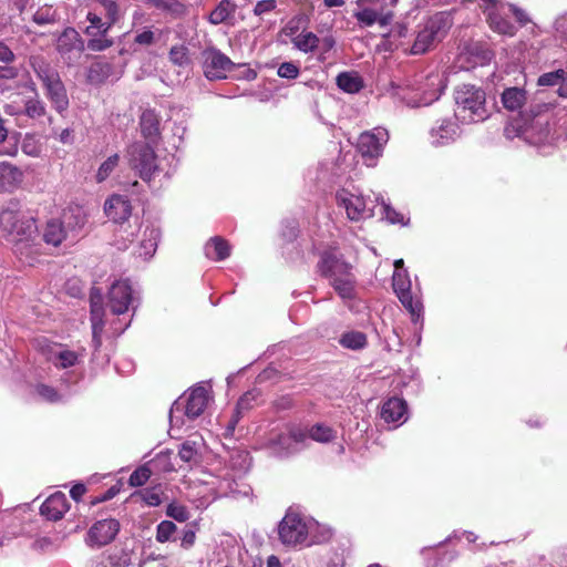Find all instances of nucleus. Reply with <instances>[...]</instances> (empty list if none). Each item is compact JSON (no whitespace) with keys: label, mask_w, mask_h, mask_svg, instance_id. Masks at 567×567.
I'll return each instance as SVG.
<instances>
[{"label":"nucleus","mask_w":567,"mask_h":567,"mask_svg":"<svg viewBox=\"0 0 567 567\" xmlns=\"http://www.w3.org/2000/svg\"><path fill=\"white\" fill-rule=\"evenodd\" d=\"M0 231L12 245V250L20 261L29 266L34 265L41 255L42 244L32 216L22 212L18 204L10 203L0 213Z\"/></svg>","instance_id":"1"},{"label":"nucleus","mask_w":567,"mask_h":567,"mask_svg":"<svg viewBox=\"0 0 567 567\" xmlns=\"http://www.w3.org/2000/svg\"><path fill=\"white\" fill-rule=\"evenodd\" d=\"M319 528V524L308 518L293 508H289L278 525V535L280 542L290 547L310 545L328 539L331 536L327 529L321 537L315 535V530Z\"/></svg>","instance_id":"2"},{"label":"nucleus","mask_w":567,"mask_h":567,"mask_svg":"<svg viewBox=\"0 0 567 567\" xmlns=\"http://www.w3.org/2000/svg\"><path fill=\"white\" fill-rule=\"evenodd\" d=\"M318 267L340 298L351 300L355 297L357 280L351 266L342 260L336 250L323 251Z\"/></svg>","instance_id":"3"},{"label":"nucleus","mask_w":567,"mask_h":567,"mask_svg":"<svg viewBox=\"0 0 567 567\" xmlns=\"http://www.w3.org/2000/svg\"><path fill=\"white\" fill-rule=\"evenodd\" d=\"M455 117L463 123L483 122L489 116L486 93L472 84H462L455 89Z\"/></svg>","instance_id":"4"},{"label":"nucleus","mask_w":567,"mask_h":567,"mask_svg":"<svg viewBox=\"0 0 567 567\" xmlns=\"http://www.w3.org/2000/svg\"><path fill=\"white\" fill-rule=\"evenodd\" d=\"M35 349L43 355L47 362L58 370L75 368L83 363L86 350L82 346L70 347L65 343L52 341L45 337L34 339Z\"/></svg>","instance_id":"5"},{"label":"nucleus","mask_w":567,"mask_h":567,"mask_svg":"<svg viewBox=\"0 0 567 567\" xmlns=\"http://www.w3.org/2000/svg\"><path fill=\"white\" fill-rule=\"evenodd\" d=\"M31 66L41 81L44 89V94L51 102L52 106L62 113L69 107V97L66 89L61 80V76L55 68L50 65L41 58H32Z\"/></svg>","instance_id":"6"},{"label":"nucleus","mask_w":567,"mask_h":567,"mask_svg":"<svg viewBox=\"0 0 567 567\" xmlns=\"http://www.w3.org/2000/svg\"><path fill=\"white\" fill-rule=\"evenodd\" d=\"M452 25L449 13L437 12L425 20L419 27V31L410 47L411 54H422L426 52L435 42L446 34Z\"/></svg>","instance_id":"7"},{"label":"nucleus","mask_w":567,"mask_h":567,"mask_svg":"<svg viewBox=\"0 0 567 567\" xmlns=\"http://www.w3.org/2000/svg\"><path fill=\"white\" fill-rule=\"evenodd\" d=\"M126 158L133 169L144 182H150L157 171V157L148 143L135 142L127 147Z\"/></svg>","instance_id":"8"},{"label":"nucleus","mask_w":567,"mask_h":567,"mask_svg":"<svg viewBox=\"0 0 567 567\" xmlns=\"http://www.w3.org/2000/svg\"><path fill=\"white\" fill-rule=\"evenodd\" d=\"M140 305V293L128 280L114 281L107 292V307L113 315L120 316L135 311Z\"/></svg>","instance_id":"9"},{"label":"nucleus","mask_w":567,"mask_h":567,"mask_svg":"<svg viewBox=\"0 0 567 567\" xmlns=\"http://www.w3.org/2000/svg\"><path fill=\"white\" fill-rule=\"evenodd\" d=\"M389 142V132L383 127H374L360 134L357 150L367 166L373 167L382 156L384 146Z\"/></svg>","instance_id":"10"},{"label":"nucleus","mask_w":567,"mask_h":567,"mask_svg":"<svg viewBox=\"0 0 567 567\" xmlns=\"http://www.w3.org/2000/svg\"><path fill=\"white\" fill-rule=\"evenodd\" d=\"M337 202L339 206L346 209L348 218L353 221L372 217L377 207L375 200L348 189H341L337 193Z\"/></svg>","instance_id":"11"},{"label":"nucleus","mask_w":567,"mask_h":567,"mask_svg":"<svg viewBox=\"0 0 567 567\" xmlns=\"http://www.w3.org/2000/svg\"><path fill=\"white\" fill-rule=\"evenodd\" d=\"M357 6L353 17L365 27L374 23L385 27L393 18V13L386 10V0H358Z\"/></svg>","instance_id":"12"},{"label":"nucleus","mask_w":567,"mask_h":567,"mask_svg":"<svg viewBox=\"0 0 567 567\" xmlns=\"http://www.w3.org/2000/svg\"><path fill=\"white\" fill-rule=\"evenodd\" d=\"M444 87L445 84L442 75L439 73L430 74L424 82L412 91L411 96H403V100H405L409 106H426L440 97Z\"/></svg>","instance_id":"13"},{"label":"nucleus","mask_w":567,"mask_h":567,"mask_svg":"<svg viewBox=\"0 0 567 567\" xmlns=\"http://www.w3.org/2000/svg\"><path fill=\"white\" fill-rule=\"evenodd\" d=\"M393 289L404 308L411 313L412 320L417 322L422 315V303L411 293V280L406 270H394Z\"/></svg>","instance_id":"14"},{"label":"nucleus","mask_w":567,"mask_h":567,"mask_svg":"<svg viewBox=\"0 0 567 567\" xmlns=\"http://www.w3.org/2000/svg\"><path fill=\"white\" fill-rule=\"evenodd\" d=\"M307 441V431L300 425H290L285 432L271 440L274 451L279 456H287L296 453Z\"/></svg>","instance_id":"15"},{"label":"nucleus","mask_w":567,"mask_h":567,"mask_svg":"<svg viewBox=\"0 0 567 567\" xmlns=\"http://www.w3.org/2000/svg\"><path fill=\"white\" fill-rule=\"evenodd\" d=\"M56 50L68 65L78 63L84 51V41L73 28H66L56 41Z\"/></svg>","instance_id":"16"},{"label":"nucleus","mask_w":567,"mask_h":567,"mask_svg":"<svg viewBox=\"0 0 567 567\" xmlns=\"http://www.w3.org/2000/svg\"><path fill=\"white\" fill-rule=\"evenodd\" d=\"M185 415L188 419L198 417L207 408L210 395V385L200 382L190 388L185 394Z\"/></svg>","instance_id":"17"},{"label":"nucleus","mask_w":567,"mask_h":567,"mask_svg":"<svg viewBox=\"0 0 567 567\" xmlns=\"http://www.w3.org/2000/svg\"><path fill=\"white\" fill-rule=\"evenodd\" d=\"M92 342L95 350L102 344V332L105 326V309L103 306V295L100 289L92 288L90 293Z\"/></svg>","instance_id":"18"},{"label":"nucleus","mask_w":567,"mask_h":567,"mask_svg":"<svg viewBox=\"0 0 567 567\" xmlns=\"http://www.w3.org/2000/svg\"><path fill=\"white\" fill-rule=\"evenodd\" d=\"M233 66L231 60L220 51L212 49L204 52L203 69L207 79H225Z\"/></svg>","instance_id":"19"},{"label":"nucleus","mask_w":567,"mask_h":567,"mask_svg":"<svg viewBox=\"0 0 567 567\" xmlns=\"http://www.w3.org/2000/svg\"><path fill=\"white\" fill-rule=\"evenodd\" d=\"M120 530V523L109 518L96 522L87 532L86 543L90 546H104L111 543Z\"/></svg>","instance_id":"20"},{"label":"nucleus","mask_w":567,"mask_h":567,"mask_svg":"<svg viewBox=\"0 0 567 567\" xmlns=\"http://www.w3.org/2000/svg\"><path fill=\"white\" fill-rule=\"evenodd\" d=\"M460 135L458 125L451 118L439 121L429 132L430 143L435 147L449 145Z\"/></svg>","instance_id":"21"},{"label":"nucleus","mask_w":567,"mask_h":567,"mask_svg":"<svg viewBox=\"0 0 567 567\" xmlns=\"http://www.w3.org/2000/svg\"><path fill=\"white\" fill-rule=\"evenodd\" d=\"M123 74V65L116 68L113 62L99 59L87 68L86 80L93 85H101L110 78L118 79Z\"/></svg>","instance_id":"22"},{"label":"nucleus","mask_w":567,"mask_h":567,"mask_svg":"<svg viewBox=\"0 0 567 567\" xmlns=\"http://www.w3.org/2000/svg\"><path fill=\"white\" fill-rule=\"evenodd\" d=\"M104 212L111 220L122 224L132 214L131 202L124 195L114 194L105 200Z\"/></svg>","instance_id":"23"},{"label":"nucleus","mask_w":567,"mask_h":567,"mask_svg":"<svg viewBox=\"0 0 567 567\" xmlns=\"http://www.w3.org/2000/svg\"><path fill=\"white\" fill-rule=\"evenodd\" d=\"M69 508L68 498L64 493L55 492L49 496L40 507L41 515L49 520H59Z\"/></svg>","instance_id":"24"},{"label":"nucleus","mask_w":567,"mask_h":567,"mask_svg":"<svg viewBox=\"0 0 567 567\" xmlns=\"http://www.w3.org/2000/svg\"><path fill=\"white\" fill-rule=\"evenodd\" d=\"M406 402L403 399L393 396L386 400L381 408V417L386 423H403L406 421Z\"/></svg>","instance_id":"25"},{"label":"nucleus","mask_w":567,"mask_h":567,"mask_svg":"<svg viewBox=\"0 0 567 567\" xmlns=\"http://www.w3.org/2000/svg\"><path fill=\"white\" fill-rule=\"evenodd\" d=\"M203 439L195 434L185 441L179 449V460L189 464V467L202 462Z\"/></svg>","instance_id":"26"},{"label":"nucleus","mask_w":567,"mask_h":567,"mask_svg":"<svg viewBox=\"0 0 567 567\" xmlns=\"http://www.w3.org/2000/svg\"><path fill=\"white\" fill-rule=\"evenodd\" d=\"M109 31L96 30L94 27H86V47L94 52L105 51L113 45V40L107 37Z\"/></svg>","instance_id":"27"},{"label":"nucleus","mask_w":567,"mask_h":567,"mask_svg":"<svg viewBox=\"0 0 567 567\" xmlns=\"http://www.w3.org/2000/svg\"><path fill=\"white\" fill-rule=\"evenodd\" d=\"M22 172L8 162H0V193L14 187L21 182Z\"/></svg>","instance_id":"28"},{"label":"nucleus","mask_w":567,"mask_h":567,"mask_svg":"<svg viewBox=\"0 0 567 567\" xmlns=\"http://www.w3.org/2000/svg\"><path fill=\"white\" fill-rule=\"evenodd\" d=\"M141 133L150 142H155L159 134V120L152 110H145L140 120Z\"/></svg>","instance_id":"29"},{"label":"nucleus","mask_w":567,"mask_h":567,"mask_svg":"<svg viewBox=\"0 0 567 567\" xmlns=\"http://www.w3.org/2000/svg\"><path fill=\"white\" fill-rule=\"evenodd\" d=\"M205 255L212 260H224L230 255V246L224 238L216 236L205 245Z\"/></svg>","instance_id":"30"},{"label":"nucleus","mask_w":567,"mask_h":567,"mask_svg":"<svg viewBox=\"0 0 567 567\" xmlns=\"http://www.w3.org/2000/svg\"><path fill=\"white\" fill-rule=\"evenodd\" d=\"M503 106L511 111H518L526 102V92L519 87H507L501 96Z\"/></svg>","instance_id":"31"},{"label":"nucleus","mask_w":567,"mask_h":567,"mask_svg":"<svg viewBox=\"0 0 567 567\" xmlns=\"http://www.w3.org/2000/svg\"><path fill=\"white\" fill-rule=\"evenodd\" d=\"M237 6L231 0H221L217 7L209 14V22L212 24H220L231 19L236 12Z\"/></svg>","instance_id":"32"},{"label":"nucleus","mask_w":567,"mask_h":567,"mask_svg":"<svg viewBox=\"0 0 567 567\" xmlns=\"http://www.w3.org/2000/svg\"><path fill=\"white\" fill-rule=\"evenodd\" d=\"M291 42L299 51L310 53L319 47L320 39L316 33L303 30L293 37Z\"/></svg>","instance_id":"33"},{"label":"nucleus","mask_w":567,"mask_h":567,"mask_svg":"<svg viewBox=\"0 0 567 567\" xmlns=\"http://www.w3.org/2000/svg\"><path fill=\"white\" fill-rule=\"evenodd\" d=\"M337 85L347 93H357L362 86V79L354 72H342L337 76Z\"/></svg>","instance_id":"34"},{"label":"nucleus","mask_w":567,"mask_h":567,"mask_svg":"<svg viewBox=\"0 0 567 567\" xmlns=\"http://www.w3.org/2000/svg\"><path fill=\"white\" fill-rule=\"evenodd\" d=\"M305 430L307 431V440L311 439L319 443H328L337 436V433L332 427L322 423L312 425L310 429L305 427Z\"/></svg>","instance_id":"35"},{"label":"nucleus","mask_w":567,"mask_h":567,"mask_svg":"<svg viewBox=\"0 0 567 567\" xmlns=\"http://www.w3.org/2000/svg\"><path fill=\"white\" fill-rule=\"evenodd\" d=\"M65 238V230L61 221L52 219L47 224L43 239L53 246L60 245Z\"/></svg>","instance_id":"36"},{"label":"nucleus","mask_w":567,"mask_h":567,"mask_svg":"<svg viewBox=\"0 0 567 567\" xmlns=\"http://www.w3.org/2000/svg\"><path fill=\"white\" fill-rule=\"evenodd\" d=\"M144 236L145 238L142 240L138 248V256L148 259L156 251L158 231L154 228L146 229Z\"/></svg>","instance_id":"37"},{"label":"nucleus","mask_w":567,"mask_h":567,"mask_svg":"<svg viewBox=\"0 0 567 567\" xmlns=\"http://www.w3.org/2000/svg\"><path fill=\"white\" fill-rule=\"evenodd\" d=\"M130 565L131 554L124 549H117L94 567H128Z\"/></svg>","instance_id":"38"},{"label":"nucleus","mask_w":567,"mask_h":567,"mask_svg":"<svg viewBox=\"0 0 567 567\" xmlns=\"http://www.w3.org/2000/svg\"><path fill=\"white\" fill-rule=\"evenodd\" d=\"M340 344L351 350H360L367 346V336L361 331H349L341 336Z\"/></svg>","instance_id":"39"},{"label":"nucleus","mask_w":567,"mask_h":567,"mask_svg":"<svg viewBox=\"0 0 567 567\" xmlns=\"http://www.w3.org/2000/svg\"><path fill=\"white\" fill-rule=\"evenodd\" d=\"M408 33V28L402 23H398L391 29L389 37L393 41H396V47H401L406 50L411 44V40Z\"/></svg>","instance_id":"40"},{"label":"nucleus","mask_w":567,"mask_h":567,"mask_svg":"<svg viewBox=\"0 0 567 567\" xmlns=\"http://www.w3.org/2000/svg\"><path fill=\"white\" fill-rule=\"evenodd\" d=\"M118 161L120 156L117 154H114L110 156L107 159H105L99 167V171L96 173V181L99 183L104 182L117 166Z\"/></svg>","instance_id":"41"},{"label":"nucleus","mask_w":567,"mask_h":567,"mask_svg":"<svg viewBox=\"0 0 567 567\" xmlns=\"http://www.w3.org/2000/svg\"><path fill=\"white\" fill-rule=\"evenodd\" d=\"M35 392L42 400L50 403L59 402L63 398L53 386L44 383H39L35 386Z\"/></svg>","instance_id":"42"},{"label":"nucleus","mask_w":567,"mask_h":567,"mask_svg":"<svg viewBox=\"0 0 567 567\" xmlns=\"http://www.w3.org/2000/svg\"><path fill=\"white\" fill-rule=\"evenodd\" d=\"M24 114L30 118H39L45 115V105L39 99H30L24 104Z\"/></svg>","instance_id":"43"},{"label":"nucleus","mask_w":567,"mask_h":567,"mask_svg":"<svg viewBox=\"0 0 567 567\" xmlns=\"http://www.w3.org/2000/svg\"><path fill=\"white\" fill-rule=\"evenodd\" d=\"M151 474L152 470L147 465H142L131 474L128 483L134 487L142 486L148 481Z\"/></svg>","instance_id":"44"},{"label":"nucleus","mask_w":567,"mask_h":567,"mask_svg":"<svg viewBox=\"0 0 567 567\" xmlns=\"http://www.w3.org/2000/svg\"><path fill=\"white\" fill-rule=\"evenodd\" d=\"M259 396L260 392L257 389L247 391L244 395L239 398L236 409L238 410V412H245L250 410Z\"/></svg>","instance_id":"45"},{"label":"nucleus","mask_w":567,"mask_h":567,"mask_svg":"<svg viewBox=\"0 0 567 567\" xmlns=\"http://www.w3.org/2000/svg\"><path fill=\"white\" fill-rule=\"evenodd\" d=\"M567 73L559 69L553 72L544 73L538 78V85L540 86H554L558 85Z\"/></svg>","instance_id":"46"},{"label":"nucleus","mask_w":567,"mask_h":567,"mask_svg":"<svg viewBox=\"0 0 567 567\" xmlns=\"http://www.w3.org/2000/svg\"><path fill=\"white\" fill-rule=\"evenodd\" d=\"M176 532V526L173 522L163 520L157 526L156 539L161 543L172 539Z\"/></svg>","instance_id":"47"},{"label":"nucleus","mask_w":567,"mask_h":567,"mask_svg":"<svg viewBox=\"0 0 567 567\" xmlns=\"http://www.w3.org/2000/svg\"><path fill=\"white\" fill-rule=\"evenodd\" d=\"M382 216L391 224L405 225L404 216L392 208L390 205L382 203L381 205Z\"/></svg>","instance_id":"48"},{"label":"nucleus","mask_w":567,"mask_h":567,"mask_svg":"<svg viewBox=\"0 0 567 567\" xmlns=\"http://www.w3.org/2000/svg\"><path fill=\"white\" fill-rule=\"evenodd\" d=\"M96 2L105 10L107 20L113 24L118 20V6L113 0H96Z\"/></svg>","instance_id":"49"},{"label":"nucleus","mask_w":567,"mask_h":567,"mask_svg":"<svg viewBox=\"0 0 567 567\" xmlns=\"http://www.w3.org/2000/svg\"><path fill=\"white\" fill-rule=\"evenodd\" d=\"M161 35L159 32L152 31L151 29H143L137 31L134 42L140 45H151Z\"/></svg>","instance_id":"50"},{"label":"nucleus","mask_w":567,"mask_h":567,"mask_svg":"<svg viewBox=\"0 0 567 567\" xmlns=\"http://www.w3.org/2000/svg\"><path fill=\"white\" fill-rule=\"evenodd\" d=\"M277 73L284 79H296L299 75V66L292 62H284L279 65Z\"/></svg>","instance_id":"51"},{"label":"nucleus","mask_w":567,"mask_h":567,"mask_svg":"<svg viewBox=\"0 0 567 567\" xmlns=\"http://www.w3.org/2000/svg\"><path fill=\"white\" fill-rule=\"evenodd\" d=\"M87 21L90 24L87 27H94L96 30L110 31L113 23L109 20L103 21L97 14L89 12Z\"/></svg>","instance_id":"52"},{"label":"nucleus","mask_w":567,"mask_h":567,"mask_svg":"<svg viewBox=\"0 0 567 567\" xmlns=\"http://www.w3.org/2000/svg\"><path fill=\"white\" fill-rule=\"evenodd\" d=\"M196 532H197L196 523H193V524L186 526V528L183 533V537H182V546L183 547L188 548L194 545Z\"/></svg>","instance_id":"53"},{"label":"nucleus","mask_w":567,"mask_h":567,"mask_svg":"<svg viewBox=\"0 0 567 567\" xmlns=\"http://www.w3.org/2000/svg\"><path fill=\"white\" fill-rule=\"evenodd\" d=\"M33 21L39 25H44L52 23L54 21V17L50 9H40L33 14Z\"/></svg>","instance_id":"54"},{"label":"nucleus","mask_w":567,"mask_h":567,"mask_svg":"<svg viewBox=\"0 0 567 567\" xmlns=\"http://www.w3.org/2000/svg\"><path fill=\"white\" fill-rule=\"evenodd\" d=\"M276 8V0H260L256 3L254 13L256 16H262L267 12L272 11Z\"/></svg>","instance_id":"55"},{"label":"nucleus","mask_w":567,"mask_h":567,"mask_svg":"<svg viewBox=\"0 0 567 567\" xmlns=\"http://www.w3.org/2000/svg\"><path fill=\"white\" fill-rule=\"evenodd\" d=\"M22 151L27 155L33 156V157L39 156V154H40L39 147L35 145L33 138H31V137H25L23 140Z\"/></svg>","instance_id":"56"},{"label":"nucleus","mask_w":567,"mask_h":567,"mask_svg":"<svg viewBox=\"0 0 567 567\" xmlns=\"http://www.w3.org/2000/svg\"><path fill=\"white\" fill-rule=\"evenodd\" d=\"M507 11L513 13L515 16L516 20L518 21V23L522 25H526L530 21L527 13L524 10H522L513 4L507 6Z\"/></svg>","instance_id":"57"},{"label":"nucleus","mask_w":567,"mask_h":567,"mask_svg":"<svg viewBox=\"0 0 567 567\" xmlns=\"http://www.w3.org/2000/svg\"><path fill=\"white\" fill-rule=\"evenodd\" d=\"M16 59L12 50L2 41H0V62L11 63Z\"/></svg>","instance_id":"58"},{"label":"nucleus","mask_w":567,"mask_h":567,"mask_svg":"<svg viewBox=\"0 0 567 567\" xmlns=\"http://www.w3.org/2000/svg\"><path fill=\"white\" fill-rule=\"evenodd\" d=\"M144 502L150 506H157L161 503V497L153 491L145 489L142 492Z\"/></svg>","instance_id":"59"},{"label":"nucleus","mask_w":567,"mask_h":567,"mask_svg":"<svg viewBox=\"0 0 567 567\" xmlns=\"http://www.w3.org/2000/svg\"><path fill=\"white\" fill-rule=\"evenodd\" d=\"M85 492H86V487H85V485H83V484H76V485H74V486L71 488V491H70V495H71V497H72L74 501L79 502V501L81 499V497L85 494Z\"/></svg>","instance_id":"60"},{"label":"nucleus","mask_w":567,"mask_h":567,"mask_svg":"<svg viewBox=\"0 0 567 567\" xmlns=\"http://www.w3.org/2000/svg\"><path fill=\"white\" fill-rule=\"evenodd\" d=\"M320 43H321L322 51L328 52L334 47L336 40L332 35L328 34V35H324L320 40Z\"/></svg>","instance_id":"61"},{"label":"nucleus","mask_w":567,"mask_h":567,"mask_svg":"<svg viewBox=\"0 0 567 567\" xmlns=\"http://www.w3.org/2000/svg\"><path fill=\"white\" fill-rule=\"evenodd\" d=\"M18 154V145L16 143L4 144L0 150V155L16 156Z\"/></svg>","instance_id":"62"},{"label":"nucleus","mask_w":567,"mask_h":567,"mask_svg":"<svg viewBox=\"0 0 567 567\" xmlns=\"http://www.w3.org/2000/svg\"><path fill=\"white\" fill-rule=\"evenodd\" d=\"M17 72L13 68L0 66V79H13Z\"/></svg>","instance_id":"63"},{"label":"nucleus","mask_w":567,"mask_h":567,"mask_svg":"<svg viewBox=\"0 0 567 567\" xmlns=\"http://www.w3.org/2000/svg\"><path fill=\"white\" fill-rule=\"evenodd\" d=\"M558 85H559V87L557 90L558 95L561 97H567V74L564 76V80L560 81V83Z\"/></svg>","instance_id":"64"}]
</instances>
